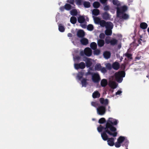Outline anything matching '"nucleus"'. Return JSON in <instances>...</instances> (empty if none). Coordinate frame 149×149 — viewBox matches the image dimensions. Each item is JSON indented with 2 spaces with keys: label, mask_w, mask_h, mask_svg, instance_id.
Wrapping results in <instances>:
<instances>
[{
  "label": "nucleus",
  "mask_w": 149,
  "mask_h": 149,
  "mask_svg": "<svg viewBox=\"0 0 149 149\" xmlns=\"http://www.w3.org/2000/svg\"><path fill=\"white\" fill-rule=\"evenodd\" d=\"M118 123L117 120L112 118H108L106 124L104 126L100 125L97 127L98 132L101 133V136L104 141L107 140V143L110 146H113L114 144V139L112 137H108L107 134L116 137L117 135L116 132L117 129L114 126H116Z\"/></svg>",
  "instance_id": "obj_1"
},
{
  "label": "nucleus",
  "mask_w": 149,
  "mask_h": 149,
  "mask_svg": "<svg viewBox=\"0 0 149 149\" xmlns=\"http://www.w3.org/2000/svg\"><path fill=\"white\" fill-rule=\"evenodd\" d=\"M125 72L124 71H119L115 73L114 76L116 80L119 83L122 82L123 78L125 77Z\"/></svg>",
  "instance_id": "obj_2"
},
{
  "label": "nucleus",
  "mask_w": 149,
  "mask_h": 149,
  "mask_svg": "<svg viewBox=\"0 0 149 149\" xmlns=\"http://www.w3.org/2000/svg\"><path fill=\"white\" fill-rule=\"evenodd\" d=\"M116 15L117 17H120L123 13H125L128 9V7L125 5L116 8Z\"/></svg>",
  "instance_id": "obj_3"
},
{
  "label": "nucleus",
  "mask_w": 149,
  "mask_h": 149,
  "mask_svg": "<svg viewBox=\"0 0 149 149\" xmlns=\"http://www.w3.org/2000/svg\"><path fill=\"white\" fill-rule=\"evenodd\" d=\"M81 56H84L85 55L86 56H91L92 54V50L89 47L86 48L84 50L81 51L80 52Z\"/></svg>",
  "instance_id": "obj_4"
},
{
  "label": "nucleus",
  "mask_w": 149,
  "mask_h": 149,
  "mask_svg": "<svg viewBox=\"0 0 149 149\" xmlns=\"http://www.w3.org/2000/svg\"><path fill=\"white\" fill-rule=\"evenodd\" d=\"M106 111V107L105 106H99L97 108V112L99 115H103L105 113Z\"/></svg>",
  "instance_id": "obj_5"
},
{
  "label": "nucleus",
  "mask_w": 149,
  "mask_h": 149,
  "mask_svg": "<svg viewBox=\"0 0 149 149\" xmlns=\"http://www.w3.org/2000/svg\"><path fill=\"white\" fill-rule=\"evenodd\" d=\"M92 80L94 83H98L100 80L99 74L97 73H94L92 76Z\"/></svg>",
  "instance_id": "obj_6"
},
{
  "label": "nucleus",
  "mask_w": 149,
  "mask_h": 149,
  "mask_svg": "<svg viewBox=\"0 0 149 149\" xmlns=\"http://www.w3.org/2000/svg\"><path fill=\"white\" fill-rule=\"evenodd\" d=\"M86 66L85 63L84 62H81L79 63H75L74 64V67L76 70L79 69H84Z\"/></svg>",
  "instance_id": "obj_7"
},
{
  "label": "nucleus",
  "mask_w": 149,
  "mask_h": 149,
  "mask_svg": "<svg viewBox=\"0 0 149 149\" xmlns=\"http://www.w3.org/2000/svg\"><path fill=\"white\" fill-rule=\"evenodd\" d=\"M100 103L102 105V106L106 107L109 104V101L108 99H104V98H100L99 99Z\"/></svg>",
  "instance_id": "obj_8"
},
{
  "label": "nucleus",
  "mask_w": 149,
  "mask_h": 149,
  "mask_svg": "<svg viewBox=\"0 0 149 149\" xmlns=\"http://www.w3.org/2000/svg\"><path fill=\"white\" fill-rule=\"evenodd\" d=\"M105 27L106 29H112L113 27V25L112 23L110 22H106Z\"/></svg>",
  "instance_id": "obj_9"
},
{
  "label": "nucleus",
  "mask_w": 149,
  "mask_h": 149,
  "mask_svg": "<svg viewBox=\"0 0 149 149\" xmlns=\"http://www.w3.org/2000/svg\"><path fill=\"white\" fill-rule=\"evenodd\" d=\"M120 64L117 62H115L113 63L112 65V68L115 70H118L120 68Z\"/></svg>",
  "instance_id": "obj_10"
},
{
  "label": "nucleus",
  "mask_w": 149,
  "mask_h": 149,
  "mask_svg": "<svg viewBox=\"0 0 149 149\" xmlns=\"http://www.w3.org/2000/svg\"><path fill=\"white\" fill-rule=\"evenodd\" d=\"M81 43L83 45H86L88 43V39L85 38H83L80 40Z\"/></svg>",
  "instance_id": "obj_11"
},
{
  "label": "nucleus",
  "mask_w": 149,
  "mask_h": 149,
  "mask_svg": "<svg viewBox=\"0 0 149 149\" xmlns=\"http://www.w3.org/2000/svg\"><path fill=\"white\" fill-rule=\"evenodd\" d=\"M77 36L78 37L82 38L85 36V33L82 30H79L77 32Z\"/></svg>",
  "instance_id": "obj_12"
},
{
  "label": "nucleus",
  "mask_w": 149,
  "mask_h": 149,
  "mask_svg": "<svg viewBox=\"0 0 149 149\" xmlns=\"http://www.w3.org/2000/svg\"><path fill=\"white\" fill-rule=\"evenodd\" d=\"M100 93L97 91H95L92 94V97L93 98H99L100 97Z\"/></svg>",
  "instance_id": "obj_13"
},
{
  "label": "nucleus",
  "mask_w": 149,
  "mask_h": 149,
  "mask_svg": "<svg viewBox=\"0 0 149 149\" xmlns=\"http://www.w3.org/2000/svg\"><path fill=\"white\" fill-rule=\"evenodd\" d=\"M97 44L98 46L100 47H103L104 44V40L102 39H98L97 40Z\"/></svg>",
  "instance_id": "obj_14"
},
{
  "label": "nucleus",
  "mask_w": 149,
  "mask_h": 149,
  "mask_svg": "<svg viewBox=\"0 0 149 149\" xmlns=\"http://www.w3.org/2000/svg\"><path fill=\"white\" fill-rule=\"evenodd\" d=\"M118 17L123 19L127 20L129 18V16L128 14L125 13L122 14L120 17Z\"/></svg>",
  "instance_id": "obj_15"
},
{
  "label": "nucleus",
  "mask_w": 149,
  "mask_h": 149,
  "mask_svg": "<svg viewBox=\"0 0 149 149\" xmlns=\"http://www.w3.org/2000/svg\"><path fill=\"white\" fill-rule=\"evenodd\" d=\"M78 21L80 23H83L85 22L84 17L83 16H80L78 18Z\"/></svg>",
  "instance_id": "obj_16"
},
{
  "label": "nucleus",
  "mask_w": 149,
  "mask_h": 149,
  "mask_svg": "<svg viewBox=\"0 0 149 149\" xmlns=\"http://www.w3.org/2000/svg\"><path fill=\"white\" fill-rule=\"evenodd\" d=\"M100 84L102 87H105L107 85V81L106 79H102L101 81Z\"/></svg>",
  "instance_id": "obj_17"
},
{
  "label": "nucleus",
  "mask_w": 149,
  "mask_h": 149,
  "mask_svg": "<svg viewBox=\"0 0 149 149\" xmlns=\"http://www.w3.org/2000/svg\"><path fill=\"white\" fill-rule=\"evenodd\" d=\"M102 17L105 20H108L110 18L109 14L106 12L103 14Z\"/></svg>",
  "instance_id": "obj_18"
},
{
  "label": "nucleus",
  "mask_w": 149,
  "mask_h": 149,
  "mask_svg": "<svg viewBox=\"0 0 149 149\" xmlns=\"http://www.w3.org/2000/svg\"><path fill=\"white\" fill-rule=\"evenodd\" d=\"M93 18L95 24H99L101 20L100 18L98 17H95L94 16H93Z\"/></svg>",
  "instance_id": "obj_19"
},
{
  "label": "nucleus",
  "mask_w": 149,
  "mask_h": 149,
  "mask_svg": "<svg viewBox=\"0 0 149 149\" xmlns=\"http://www.w3.org/2000/svg\"><path fill=\"white\" fill-rule=\"evenodd\" d=\"M74 7L72 6L68 3H66L65 5V8L67 10H69L72 8H74Z\"/></svg>",
  "instance_id": "obj_20"
},
{
  "label": "nucleus",
  "mask_w": 149,
  "mask_h": 149,
  "mask_svg": "<svg viewBox=\"0 0 149 149\" xmlns=\"http://www.w3.org/2000/svg\"><path fill=\"white\" fill-rule=\"evenodd\" d=\"M87 79L85 78H83L81 81L82 86L86 87L88 84Z\"/></svg>",
  "instance_id": "obj_21"
},
{
  "label": "nucleus",
  "mask_w": 149,
  "mask_h": 149,
  "mask_svg": "<svg viewBox=\"0 0 149 149\" xmlns=\"http://www.w3.org/2000/svg\"><path fill=\"white\" fill-rule=\"evenodd\" d=\"M109 85L111 88L114 89L116 88L117 87V84L115 82L112 81L109 84Z\"/></svg>",
  "instance_id": "obj_22"
},
{
  "label": "nucleus",
  "mask_w": 149,
  "mask_h": 149,
  "mask_svg": "<svg viewBox=\"0 0 149 149\" xmlns=\"http://www.w3.org/2000/svg\"><path fill=\"white\" fill-rule=\"evenodd\" d=\"M83 4L85 8H89L91 6L90 2L88 1H83Z\"/></svg>",
  "instance_id": "obj_23"
},
{
  "label": "nucleus",
  "mask_w": 149,
  "mask_h": 149,
  "mask_svg": "<svg viewBox=\"0 0 149 149\" xmlns=\"http://www.w3.org/2000/svg\"><path fill=\"white\" fill-rule=\"evenodd\" d=\"M90 47L93 50H95L97 49V45L96 43L94 42H91L90 44Z\"/></svg>",
  "instance_id": "obj_24"
},
{
  "label": "nucleus",
  "mask_w": 149,
  "mask_h": 149,
  "mask_svg": "<svg viewBox=\"0 0 149 149\" xmlns=\"http://www.w3.org/2000/svg\"><path fill=\"white\" fill-rule=\"evenodd\" d=\"M140 27L142 29H146L148 27V25L146 23L142 22L140 24Z\"/></svg>",
  "instance_id": "obj_25"
},
{
  "label": "nucleus",
  "mask_w": 149,
  "mask_h": 149,
  "mask_svg": "<svg viewBox=\"0 0 149 149\" xmlns=\"http://www.w3.org/2000/svg\"><path fill=\"white\" fill-rule=\"evenodd\" d=\"M92 14L95 16L98 15L100 13V11L97 9H94L92 12Z\"/></svg>",
  "instance_id": "obj_26"
},
{
  "label": "nucleus",
  "mask_w": 149,
  "mask_h": 149,
  "mask_svg": "<svg viewBox=\"0 0 149 149\" xmlns=\"http://www.w3.org/2000/svg\"><path fill=\"white\" fill-rule=\"evenodd\" d=\"M111 29H106L105 31V34L107 36H111L112 33Z\"/></svg>",
  "instance_id": "obj_27"
},
{
  "label": "nucleus",
  "mask_w": 149,
  "mask_h": 149,
  "mask_svg": "<svg viewBox=\"0 0 149 149\" xmlns=\"http://www.w3.org/2000/svg\"><path fill=\"white\" fill-rule=\"evenodd\" d=\"M125 140V137L123 136H120L117 139V141L121 144L124 142Z\"/></svg>",
  "instance_id": "obj_28"
},
{
  "label": "nucleus",
  "mask_w": 149,
  "mask_h": 149,
  "mask_svg": "<svg viewBox=\"0 0 149 149\" xmlns=\"http://www.w3.org/2000/svg\"><path fill=\"white\" fill-rule=\"evenodd\" d=\"M70 14L72 16H76L77 14V11L76 9H73L71 10L70 12Z\"/></svg>",
  "instance_id": "obj_29"
},
{
  "label": "nucleus",
  "mask_w": 149,
  "mask_h": 149,
  "mask_svg": "<svg viewBox=\"0 0 149 149\" xmlns=\"http://www.w3.org/2000/svg\"><path fill=\"white\" fill-rule=\"evenodd\" d=\"M77 18L76 17L72 16L71 17L70 19V22L72 24H74L77 22Z\"/></svg>",
  "instance_id": "obj_30"
},
{
  "label": "nucleus",
  "mask_w": 149,
  "mask_h": 149,
  "mask_svg": "<svg viewBox=\"0 0 149 149\" xmlns=\"http://www.w3.org/2000/svg\"><path fill=\"white\" fill-rule=\"evenodd\" d=\"M112 3L114 5L117 6V7H119L120 5V3L118 0H113Z\"/></svg>",
  "instance_id": "obj_31"
},
{
  "label": "nucleus",
  "mask_w": 149,
  "mask_h": 149,
  "mask_svg": "<svg viewBox=\"0 0 149 149\" xmlns=\"http://www.w3.org/2000/svg\"><path fill=\"white\" fill-rule=\"evenodd\" d=\"M102 68L100 64H97L95 66V69L97 71H100Z\"/></svg>",
  "instance_id": "obj_32"
},
{
  "label": "nucleus",
  "mask_w": 149,
  "mask_h": 149,
  "mask_svg": "<svg viewBox=\"0 0 149 149\" xmlns=\"http://www.w3.org/2000/svg\"><path fill=\"white\" fill-rule=\"evenodd\" d=\"M100 3L98 1H95L93 4V7L96 8H98L100 6Z\"/></svg>",
  "instance_id": "obj_33"
},
{
  "label": "nucleus",
  "mask_w": 149,
  "mask_h": 149,
  "mask_svg": "<svg viewBox=\"0 0 149 149\" xmlns=\"http://www.w3.org/2000/svg\"><path fill=\"white\" fill-rule=\"evenodd\" d=\"M107 120H108V119ZM107 120H107V121H106V120L104 118H100L99 120L98 123L100 124H102L105 123H106V124Z\"/></svg>",
  "instance_id": "obj_34"
},
{
  "label": "nucleus",
  "mask_w": 149,
  "mask_h": 149,
  "mask_svg": "<svg viewBox=\"0 0 149 149\" xmlns=\"http://www.w3.org/2000/svg\"><path fill=\"white\" fill-rule=\"evenodd\" d=\"M117 40L113 38L111 40V42L110 43L111 45H114L117 44Z\"/></svg>",
  "instance_id": "obj_35"
},
{
  "label": "nucleus",
  "mask_w": 149,
  "mask_h": 149,
  "mask_svg": "<svg viewBox=\"0 0 149 149\" xmlns=\"http://www.w3.org/2000/svg\"><path fill=\"white\" fill-rule=\"evenodd\" d=\"M92 64L91 62L89 59H88L86 61V65L87 67H90Z\"/></svg>",
  "instance_id": "obj_36"
},
{
  "label": "nucleus",
  "mask_w": 149,
  "mask_h": 149,
  "mask_svg": "<svg viewBox=\"0 0 149 149\" xmlns=\"http://www.w3.org/2000/svg\"><path fill=\"white\" fill-rule=\"evenodd\" d=\"M91 105L93 106L96 107L99 106L100 104L97 102H91Z\"/></svg>",
  "instance_id": "obj_37"
},
{
  "label": "nucleus",
  "mask_w": 149,
  "mask_h": 149,
  "mask_svg": "<svg viewBox=\"0 0 149 149\" xmlns=\"http://www.w3.org/2000/svg\"><path fill=\"white\" fill-rule=\"evenodd\" d=\"M59 30L61 32H63L65 31V28L61 24H60L58 26Z\"/></svg>",
  "instance_id": "obj_38"
},
{
  "label": "nucleus",
  "mask_w": 149,
  "mask_h": 149,
  "mask_svg": "<svg viewBox=\"0 0 149 149\" xmlns=\"http://www.w3.org/2000/svg\"><path fill=\"white\" fill-rule=\"evenodd\" d=\"M106 22L105 21L103 20H102L100 21V22L99 24L100 26L102 27H105L106 26Z\"/></svg>",
  "instance_id": "obj_39"
},
{
  "label": "nucleus",
  "mask_w": 149,
  "mask_h": 149,
  "mask_svg": "<svg viewBox=\"0 0 149 149\" xmlns=\"http://www.w3.org/2000/svg\"><path fill=\"white\" fill-rule=\"evenodd\" d=\"M84 74V73L82 72H80L79 73V74L77 75V77L79 80H81Z\"/></svg>",
  "instance_id": "obj_40"
},
{
  "label": "nucleus",
  "mask_w": 149,
  "mask_h": 149,
  "mask_svg": "<svg viewBox=\"0 0 149 149\" xmlns=\"http://www.w3.org/2000/svg\"><path fill=\"white\" fill-rule=\"evenodd\" d=\"M87 29L89 31H92L93 29V26L92 24H89L87 26Z\"/></svg>",
  "instance_id": "obj_41"
},
{
  "label": "nucleus",
  "mask_w": 149,
  "mask_h": 149,
  "mask_svg": "<svg viewBox=\"0 0 149 149\" xmlns=\"http://www.w3.org/2000/svg\"><path fill=\"white\" fill-rule=\"evenodd\" d=\"M94 54L95 55H99L100 53V50L99 49H97L95 50H94Z\"/></svg>",
  "instance_id": "obj_42"
},
{
  "label": "nucleus",
  "mask_w": 149,
  "mask_h": 149,
  "mask_svg": "<svg viewBox=\"0 0 149 149\" xmlns=\"http://www.w3.org/2000/svg\"><path fill=\"white\" fill-rule=\"evenodd\" d=\"M124 142V143L122 145V146H125L126 148L127 147L129 143L128 141H127V139L126 140H125Z\"/></svg>",
  "instance_id": "obj_43"
},
{
  "label": "nucleus",
  "mask_w": 149,
  "mask_h": 149,
  "mask_svg": "<svg viewBox=\"0 0 149 149\" xmlns=\"http://www.w3.org/2000/svg\"><path fill=\"white\" fill-rule=\"evenodd\" d=\"M67 2L73 5L75 7V5L74 4V0H67Z\"/></svg>",
  "instance_id": "obj_44"
},
{
  "label": "nucleus",
  "mask_w": 149,
  "mask_h": 149,
  "mask_svg": "<svg viewBox=\"0 0 149 149\" xmlns=\"http://www.w3.org/2000/svg\"><path fill=\"white\" fill-rule=\"evenodd\" d=\"M106 67L108 70H110L112 68V65H111L110 63H108L106 65Z\"/></svg>",
  "instance_id": "obj_45"
},
{
  "label": "nucleus",
  "mask_w": 149,
  "mask_h": 149,
  "mask_svg": "<svg viewBox=\"0 0 149 149\" xmlns=\"http://www.w3.org/2000/svg\"><path fill=\"white\" fill-rule=\"evenodd\" d=\"M82 0H75L76 4L78 6L81 5Z\"/></svg>",
  "instance_id": "obj_46"
},
{
  "label": "nucleus",
  "mask_w": 149,
  "mask_h": 149,
  "mask_svg": "<svg viewBox=\"0 0 149 149\" xmlns=\"http://www.w3.org/2000/svg\"><path fill=\"white\" fill-rule=\"evenodd\" d=\"M103 56H111V53L109 51H105L103 53Z\"/></svg>",
  "instance_id": "obj_47"
},
{
  "label": "nucleus",
  "mask_w": 149,
  "mask_h": 149,
  "mask_svg": "<svg viewBox=\"0 0 149 149\" xmlns=\"http://www.w3.org/2000/svg\"><path fill=\"white\" fill-rule=\"evenodd\" d=\"M114 145L116 148H119L121 146V143L118 142V141H117L115 143H114Z\"/></svg>",
  "instance_id": "obj_48"
},
{
  "label": "nucleus",
  "mask_w": 149,
  "mask_h": 149,
  "mask_svg": "<svg viewBox=\"0 0 149 149\" xmlns=\"http://www.w3.org/2000/svg\"><path fill=\"white\" fill-rule=\"evenodd\" d=\"M100 71L103 73H105L107 72V70L105 67L102 68Z\"/></svg>",
  "instance_id": "obj_49"
},
{
  "label": "nucleus",
  "mask_w": 149,
  "mask_h": 149,
  "mask_svg": "<svg viewBox=\"0 0 149 149\" xmlns=\"http://www.w3.org/2000/svg\"><path fill=\"white\" fill-rule=\"evenodd\" d=\"M110 37H106L105 39V41L106 43L107 44H109L110 43L111 40H110L109 38Z\"/></svg>",
  "instance_id": "obj_50"
},
{
  "label": "nucleus",
  "mask_w": 149,
  "mask_h": 149,
  "mask_svg": "<svg viewBox=\"0 0 149 149\" xmlns=\"http://www.w3.org/2000/svg\"><path fill=\"white\" fill-rule=\"evenodd\" d=\"M105 37V35L103 33H101L99 35V38L100 39H104Z\"/></svg>",
  "instance_id": "obj_51"
},
{
  "label": "nucleus",
  "mask_w": 149,
  "mask_h": 149,
  "mask_svg": "<svg viewBox=\"0 0 149 149\" xmlns=\"http://www.w3.org/2000/svg\"><path fill=\"white\" fill-rule=\"evenodd\" d=\"M73 58L75 60L78 61L81 58V56H73Z\"/></svg>",
  "instance_id": "obj_52"
},
{
  "label": "nucleus",
  "mask_w": 149,
  "mask_h": 149,
  "mask_svg": "<svg viewBox=\"0 0 149 149\" xmlns=\"http://www.w3.org/2000/svg\"><path fill=\"white\" fill-rule=\"evenodd\" d=\"M109 6L106 5L104 6V10L105 11H107L109 10Z\"/></svg>",
  "instance_id": "obj_53"
},
{
  "label": "nucleus",
  "mask_w": 149,
  "mask_h": 149,
  "mask_svg": "<svg viewBox=\"0 0 149 149\" xmlns=\"http://www.w3.org/2000/svg\"><path fill=\"white\" fill-rule=\"evenodd\" d=\"M132 55L129 52V50H128L127 52L125 54V56H132Z\"/></svg>",
  "instance_id": "obj_54"
},
{
  "label": "nucleus",
  "mask_w": 149,
  "mask_h": 149,
  "mask_svg": "<svg viewBox=\"0 0 149 149\" xmlns=\"http://www.w3.org/2000/svg\"><path fill=\"white\" fill-rule=\"evenodd\" d=\"M122 91L120 90H118V91L116 93V95H120L122 93Z\"/></svg>",
  "instance_id": "obj_55"
},
{
  "label": "nucleus",
  "mask_w": 149,
  "mask_h": 149,
  "mask_svg": "<svg viewBox=\"0 0 149 149\" xmlns=\"http://www.w3.org/2000/svg\"><path fill=\"white\" fill-rule=\"evenodd\" d=\"M107 0H100V2L102 4H105Z\"/></svg>",
  "instance_id": "obj_56"
},
{
  "label": "nucleus",
  "mask_w": 149,
  "mask_h": 149,
  "mask_svg": "<svg viewBox=\"0 0 149 149\" xmlns=\"http://www.w3.org/2000/svg\"><path fill=\"white\" fill-rule=\"evenodd\" d=\"M79 53L78 50L77 49L75 50H74V53H73V54L74 55H76Z\"/></svg>",
  "instance_id": "obj_57"
},
{
  "label": "nucleus",
  "mask_w": 149,
  "mask_h": 149,
  "mask_svg": "<svg viewBox=\"0 0 149 149\" xmlns=\"http://www.w3.org/2000/svg\"><path fill=\"white\" fill-rule=\"evenodd\" d=\"M140 38H141L138 39V43L139 44H140L141 43V41H143L141 39V38H142V37L141 36Z\"/></svg>",
  "instance_id": "obj_58"
},
{
  "label": "nucleus",
  "mask_w": 149,
  "mask_h": 149,
  "mask_svg": "<svg viewBox=\"0 0 149 149\" xmlns=\"http://www.w3.org/2000/svg\"><path fill=\"white\" fill-rule=\"evenodd\" d=\"M65 8V7H61L60 8V10L61 11H63L64 10Z\"/></svg>",
  "instance_id": "obj_59"
},
{
  "label": "nucleus",
  "mask_w": 149,
  "mask_h": 149,
  "mask_svg": "<svg viewBox=\"0 0 149 149\" xmlns=\"http://www.w3.org/2000/svg\"><path fill=\"white\" fill-rule=\"evenodd\" d=\"M81 26L82 28H85L86 27V25L85 24H81L80 25Z\"/></svg>",
  "instance_id": "obj_60"
},
{
  "label": "nucleus",
  "mask_w": 149,
  "mask_h": 149,
  "mask_svg": "<svg viewBox=\"0 0 149 149\" xmlns=\"http://www.w3.org/2000/svg\"><path fill=\"white\" fill-rule=\"evenodd\" d=\"M68 36L69 37H72V34L71 33H68Z\"/></svg>",
  "instance_id": "obj_61"
},
{
  "label": "nucleus",
  "mask_w": 149,
  "mask_h": 149,
  "mask_svg": "<svg viewBox=\"0 0 149 149\" xmlns=\"http://www.w3.org/2000/svg\"><path fill=\"white\" fill-rule=\"evenodd\" d=\"M141 56H136L135 58V59H140Z\"/></svg>",
  "instance_id": "obj_62"
},
{
  "label": "nucleus",
  "mask_w": 149,
  "mask_h": 149,
  "mask_svg": "<svg viewBox=\"0 0 149 149\" xmlns=\"http://www.w3.org/2000/svg\"><path fill=\"white\" fill-rule=\"evenodd\" d=\"M106 59H108L110 58L111 56H104Z\"/></svg>",
  "instance_id": "obj_63"
},
{
  "label": "nucleus",
  "mask_w": 149,
  "mask_h": 149,
  "mask_svg": "<svg viewBox=\"0 0 149 149\" xmlns=\"http://www.w3.org/2000/svg\"><path fill=\"white\" fill-rule=\"evenodd\" d=\"M121 47V45L120 44L118 45V48L119 49H120Z\"/></svg>",
  "instance_id": "obj_64"
}]
</instances>
